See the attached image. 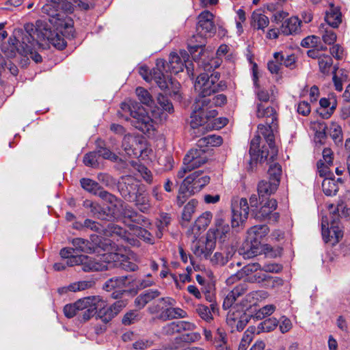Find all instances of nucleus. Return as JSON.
Wrapping results in <instances>:
<instances>
[{"label": "nucleus", "instance_id": "obj_20", "mask_svg": "<svg viewBox=\"0 0 350 350\" xmlns=\"http://www.w3.org/2000/svg\"><path fill=\"white\" fill-rule=\"evenodd\" d=\"M277 127V123L271 124L269 121H266L265 124H259L258 126V133L262 135L266 140L269 148L271 150V155L269 159H273L277 154V149L274 144L273 132Z\"/></svg>", "mask_w": 350, "mask_h": 350}, {"label": "nucleus", "instance_id": "obj_32", "mask_svg": "<svg viewBox=\"0 0 350 350\" xmlns=\"http://www.w3.org/2000/svg\"><path fill=\"white\" fill-rule=\"evenodd\" d=\"M75 303L79 312L87 310L96 304L104 305L105 301L100 296H90L80 299Z\"/></svg>", "mask_w": 350, "mask_h": 350}, {"label": "nucleus", "instance_id": "obj_39", "mask_svg": "<svg viewBox=\"0 0 350 350\" xmlns=\"http://www.w3.org/2000/svg\"><path fill=\"white\" fill-rule=\"evenodd\" d=\"M319 31L325 44L330 45L336 42L337 38L336 34L330 27L321 24Z\"/></svg>", "mask_w": 350, "mask_h": 350}, {"label": "nucleus", "instance_id": "obj_54", "mask_svg": "<svg viewBox=\"0 0 350 350\" xmlns=\"http://www.w3.org/2000/svg\"><path fill=\"white\" fill-rule=\"evenodd\" d=\"M93 285L92 281H79L68 286V289L72 292H77L90 288Z\"/></svg>", "mask_w": 350, "mask_h": 350}, {"label": "nucleus", "instance_id": "obj_45", "mask_svg": "<svg viewBox=\"0 0 350 350\" xmlns=\"http://www.w3.org/2000/svg\"><path fill=\"white\" fill-rule=\"evenodd\" d=\"M322 188L324 193L327 196L336 195L338 190V185L332 178H326L323 180Z\"/></svg>", "mask_w": 350, "mask_h": 350}, {"label": "nucleus", "instance_id": "obj_14", "mask_svg": "<svg viewBox=\"0 0 350 350\" xmlns=\"http://www.w3.org/2000/svg\"><path fill=\"white\" fill-rule=\"evenodd\" d=\"M322 236L325 242H329L332 245H335L339 242L342 237L343 233L338 226V221L334 219L330 224L326 217L322 218Z\"/></svg>", "mask_w": 350, "mask_h": 350}, {"label": "nucleus", "instance_id": "obj_38", "mask_svg": "<svg viewBox=\"0 0 350 350\" xmlns=\"http://www.w3.org/2000/svg\"><path fill=\"white\" fill-rule=\"evenodd\" d=\"M198 204V202L196 199H191L185 206L182 213V226H184L185 223L190 221V220L192 218L193 214L196 211V208Z\"/></svg>", "mask_w": 350, "mask_h": 350}, {"label": "nucleus", "instance_id": "obj_22", "mask_svg": "<svg viewBox=\"0 0 350 350\" xmlns=\"http://www.w3.org/2000/svg\"><path fill=\"white\" fill-rule=\"evenodd\" d=\"M68 263L71 267L81 265V269L86 272L100 271L102 269L101 264L96 262L92 257L85 255H79L76 257H72Z\"/></svg>", "mask_w": 350, "mask_h": 350}, {"label": "nucleus", "instance_id": "obj_25", "mask_svg": "<svg viewBox=\"0 0 350 350\" xmlns=\"http://www.w3.org/2000/svg\"><path fill=\"white\" fill-rule=\"evenodd\" d=\"M124 223L128 226V224H140L144 227L150 225L149 220L138 214L135 210L130 206H125L123 210Z\"/></svg>", "mask_w": 350, "mask_h": 350}, {"label": "nucleus", "instance_id": "obj_9", "mask_svg": "<svg viewBox=\"0 0 350 350\" xmlns=\"http://www.w3.org/2000/svg\"><path fill=\"white\" fill-rule=\"evenodd\" d=\"M161 68H165V60L159 59L157 60L156 68L154 70V81L161 90H166L170 96H174L178 99L180 83L171 77L165 76L161 72Z\"/></svg>", "mask_w": 350, "mask_h": 350}, {"label": "nucleus", "instance_id": "obj_56", "mask_svg": "<svg viewBox=\"0 0 350 350\" xmlns=\"http://www.w3.org/2000/svg\"><path fill=\"white\" fill-rule=\"evenodd\" d=\"M221 60L220 57L217 56L216 58H212L207 61L203 60L200 64V66H202L205 71L210 72L212 69L218 68L221 65Z\"/></svg>", "mask_w": 350, "mask_h": 350}, {"label": "nucleus", "instance_id": "obj_31", "mask_svg": "<svg viewBox=\"0 0 350 350\" xmlns=\"http://www.w3.org/2000/svg\"><path fill=\"white\" fill-rule=\"evenodd\" d=\"M279 185H278V180L275 182L272 180H261L258 185V193L260 198H266L269 196L278 189Z\"/></svg>", "mask_w": 350, "mask_h": 350}, {"label": "nucleus", "instance_id": "obj_63", "mask_svg": "<svg viewBox=\"0 0 350 350\" xmlns=\"http://www.w3.org/2000/svg\"><path fill=\"white\" fill-rule=\"evenodd\" d=\"M168 316V320L176 318H185L187 316V313L184 310L171 306Z\"/></svg>", "mask_w": 350, "mask_h": 350}, {"label": "nucleus", "instance_id": "obj_5", "mask_svg": "<svg viewBox=\"0 0 350 350\" xmlns=\"http://www.w3.org/2000/svg\"><path fill=\"white\" fill-rule=\"evenodd\" d=\"M108 228L109 231L112 235L119 237L131 245H137L138 243V241L134 237V235L143 239L146 243H154L153 237L151 233L135 224H128V228L131 232H127L116 224H110Z\"/></svg>", "mask_w": 350, "mask_h": 350}, {"label": "nucleus", "instance_id": "obj_61", "mask_svg": "<svg viewBox=\"0 0 350 350\" xmlns=\"http://www.w3.org/2000/svg\"><path fill=\"white\" fill-rule=\"evenodd\" d=\"M319 41V37L317 36H309L301 40V46L306 48L315 47L317 46Z\"/></svg>", "mask_w": 350, "mask_h": 350}, {"label": "nucleus", "instance_id": "obj_6", "mask_svg": "<svg viewBox=\"0 0 350 350\" xmlns=\"http://www.w3.org/2000/svg\"><path fill=\"white\" fill-rule=\"evenodd\" d=\"M210 102L208 98L196 99L193 111L191 116L190 125L192 129H200L202 131L204 129H207L208 127L211 129L210 118L215 117L217 112L215 109L208 112L206 107Z\"/></svg>", "mask_w": 350, "mask_h": 350}, {"label": "nucleus", "instance_id": "obj_24", "mask_svg": "<svg viewBox=\"0 0 350 350\" xmlns=\"http://www.w3.org/2000/svg\"><path fill=\"white\" fill-rule=\"evenodd\" d=\"M27 36L23 38L25 40V46H23L22 55L29 57L36 63L41 62L42 59L41 55L33 51L34 46L40 41V39H37L35 33L27 35Z\"/></svg>", "mask_w": 350, "mask_h": 350}, {"label": "nucleus", "instance_id": "obj_29", "mask_svg": "<svg viewBox=\"0 0 350 350\" xmlns=\"http://www.w3.org/2000/svg\"><path fill=\"white\" fill-rule=\"evenodd\" d=\"M161 295V292L157 289H148L138 295L135 299V306L138 309H142L144 306L152 301L153 299L159 297Z\"/></svg>", "mask_w": 350, "mask_h": 350}, {"label": "nucleus", "instance_id": "obj_41", "mask_svg": "<svg viewBox=\"0 0 350 350\" xmlns=\"http://www.w3.org/2000/svg\"><path fill=\"white\" fill-rule=\"evenodd\" d=\"M72 244L75 251L77 252L90 253L93 250L91 243L88 240L82 238L73 239Z\"/></svg>", "mask_w": 350, "mask_h": 350}, {"label": "nucleus", "instance_id": "obj_19", "mask_svg": "<svg viewBox=\"0 0 350 350\" xmlns=\"http://www.w3.org/2000/svg\"><path fill=\"white\" fill-rule=\"evenodd\" d=\"M197 31L202 36H211L215 33L213 14L211 12L206 10L199 15Z\"/></svg>", "mask_w": 350, "mask_h": 350}, {"label": "nucleus", "instance_id": "obj_2", "mask_svg": "<svg viewBox=\"0 0 350 350\" xmlns=\"http://www.w3.org/2000/svg\"><path fill=\"white\" fill-rule=\"evenodd\" d=\"M118 115L145 134H151L155 130L154 120L145 108L135 100H129L122 103Z\"/></svg>", "mask_w": 350, "mask_h": 350}, {"label": "nucleus", "instance_id": "obj_11", "mask_svg": "<svg viewBox=\"0 0 350 350\" xmlns=\"http://www.w3.org/2000/svg\"><path fill=\"white\" fill-rule=\"evenodd\" d=\"M193 238L195 239L191 245L193 254L200 258H207L209 257L215 247V232L209 230L205 239L197 240L196 235Z\"/></svg>", "mask_w": 350, "mask_h": 350}, {"label": "nucleus", "instance_id": "obj_1", "mask_svg": "<svg viewBox=\"0 0 350 350\" xmlns=\"http://www.w3.org/2000/svg\"><path fill=\"white\" fill-rule=\"evenodd\" d=\"M80 8L88 10L90 7L88 0H72ZM73 11L72 3L70 0H46L42 6V12L51 17L50 22L56 29L63 33V30L71 31L72 29V20L66 13Z\"/></svg>", "mask_w": 350, "mask_h": 350}, {"label": "nucleus", "instance_id": "obj_44", "mask_svg": "<svg viewBox=\"0 0 350 350\" xmlns=\"http://www.w3.org/2000/svg\"><path fill=\"white\" fill-rule=\"evenodd\" d=\"M319 70L324 75H328L331 70L333 64V60L331 56L323 54L319 57Z\"/></svg>", "mask_w": 350, "mask_h": 350}, {"label": "nucleus", "instance_id": "obj_42", "mask_svg": "<svg viewBox=\"0 0 350 350\" xmlns=\"http://www.w3.org/2000/svg\"><path fill=\"white\" fill-rule=\"evenodd\" d=\"M196 327L195 323L185 321H180L178 322H172L168 325V328L171 329L172 332H180L182 331H192L194 330Z\"/></svg>", "mask_w": 350, "mask_h": 350}, {"label": "nucleus", "instance_id": "obj_8", "mask_svg": "<svg viewBox=\"0 0 350 350\" xmlns=\"http://www.w3.org/2000/svg\"><path fill=\"white\" fill-rule=\"evenodd\" d=\"M161 68H165V60L159 59L157 60L156 68L154 70V81L161 90H166L170 96H174L178 99L180 83L171 77L165 76L161 72Z\"/></svg>", "mask_w": 350, "mask_h": 350}, {"label": "nucleus", "instance_id": "obj_49", "mask_svg": "<svg viewBox=\"0 0 350 350\" xmlns=\"http://www.w3.org/2000/svg\"><path fill=\"white\" fill-rule=\"evenodd\" d=\"M328 133L336 144L340 143L342 139L341 126L337 123L332 122L327 128Z\"/></svg>", "mask_w": 350, "mask_h": 350}, {"label": "nucleus", "instance_id": "obj_35", "mask_svg": "<svg viewBox=\"0 0 350 350\" xmlns=\"http://www.w3.org/2000/svg\"><path fill=\"white\" fill-rule=\"evenodd\" d=\"M256 116L258 118H266V121L270 122L271 124L277 121L276 111L272 107H264L262 104H258Z\"/></svg>", "mask_w": 350, "mask_h": 350}, {"label": "nucleus", "instance_id": "obj_46", "mask_svg": "<svg viewBox=\"0 0 350 350\" xmlns=\"http://www.w3.org/2000/svg\"><path fill=\"white\" fill-rule=\"evenodd\" d=\"M212 217L213 215L211 212L204 213L196 221L195 224L192 228V231H194L196 229H197L199 231L202 228H206L211 223Z\"/></svg>", "mask_w": 350, "mask_h": 350}, {"label": "nucleus", "instance_id": "obj_62", "mask_svg": "<svg viewBox=\"0 0 350 350\" xmlns=\"http://www.w3.org/2000/svg\"><path fill=\"white\" fill-rule=\"evenodd\" d=\"M211 262L213 265L223 266L228 261L227 256H224L221 252H215L213 256L210 258Z\"/></svg>", "mask_w": 350, "mask_h": 350}, {"label": "nucleus", "instance_id": "obj_59", "mask_svg": "<svg viewBox=\"0 0 350 350\" xmlns=\"http://www.w3.org/2000/svg\"><path fill=\"white\" fill-rule=\"evenodd\" d=\"M202 141L203 143H206V145H209L211 146H219L223 142V139L221 136L215 135H208L200 140V142Z\"/></svg>", "mask_w": 350, "mask_h": 350}, {"label": "nucleus", "instance_id": "obj_43", "mask_svg": "<svg viewBox=\"0 0 350 350\" xmlns=\"http://www.w3.org/2000/svg\"><path fill=\"white\" fill-rule=\"evenodd\" d=\"M281 58H282V53L276 52L273 54V59L267 63V68L271 74H279L282 66Z\"/></svg>", "mask_w": 350, "mask_h": 350}, {"label": "nucleus", "instance_id": "obj_30", "mask_svg": "<svg viewBox=\"0 0 350 350\" xmlns=\"http://www.w3.org/2000/svg\"><path fill=\"white\" fill-rule=\"evenodd\" d=\"M110 258L114 261L116 266H119L126 271H135L138 269V266L130 261L128 257L124 254L112 253L110 254Z\"/></svg>", "mask_w": 350, "mask_h": 350}, {"label": "nucleus", "instance_id": "obj_33", "mask_svg": "<svg viewBox=\"0 0 350 350\" xmlns=\"http://www.w3.org/2000/svg\"><path fill=\"white\" fill-rule=\"evenodd\" d=\"M196 312L204 321L209 323L213 319V314L218 312L215 304H211L210 307L203 304H198L196 306Z\"/></svg>", "mask_w": 350, "mask_h": 350}, {"label": "nucleus", "instance_id": "obj_37", "mask_svg": "<svg viewBox=\"0 0 350 350\" xmlns=\"http://www.w3.org/2000/svg\"><path fill=\"white\" fill-rule=\"evenodd\" d=\"M134 201L136 206L142 213H147L151 207L150 198L144 192L137 193Z\"/></svg>", "mask_w": 350, "mask_h": 350}, {"label": "nucleus", "instance_id": "obj_51", "mask_svg": "<svg viewBox=\"0 0 350 350\" xmlns=\"http://www.w3.org/2000/svg\"><path fill=\"white\" fill-rule=\"evenodd\" d=\"M279 321L275 318H269L261 322L258 329L262 332H269L275 329Z\"/></svg>", "mask_w": 350, "mask_h": 350}, {"label": "nucleus", "instance_id": "obj_3", "mask_svg": "<svg viewBox=\"0 0 350 350\" xmlns=\"http://www.w3.org/2000/svg\"><path fill=\"white\" fill-rule=\"evenodd\" d=\"M269 232L267 225H256L248 229L245 241L241 249V254L245 258H251L260 253L261 241Z\"/></svg>", "mask_w": 350, "mask_h": 350}, {"label": "nucleus", "instance_id": "obj_7", "mask_svg": "<svg viewBox=\"0 0 350 350\" xmlns=\"http://www.w3.org/2000/svg\"><path fill=\"white\" fill-rule=\"evenodd\" d=\"M35 31V26L32 23L25 24L24 29H15L13 37H10L8 42L1 44V51L8 57L14 56L16 51L22 54L23 46H25V40L23 38Z\"/></svg>", "mask_w": 350, "mask_h": 350}, {"label": "nucleus", "instance_id": "obj_57", "mask_svg": "<svg viewBox=\"0 0 350 350\" xmlns=\"http://www.w3.org/2000/svg\"><path fill=\"white\" fill-rule=\"evenodd\" d=\"M157 103L163 111H167L169 113H172L174 111V107L172 103L163 94H159L157 97Z\"/></svg>", "mask_w": 350, "mask_h": 350}, {"label": "nucleus", "instance_id": "obj_4", "mask_svg": "<svg viewBox=\"0 0 350 350\" xmlns=\"http://www.w3.org/2000/svg\"><path fill=\"white\" fill-rule=\"evenodd\" d=\"M220 74L215 72L208 76L207 73L200 74L194 83L195 90L198 93L196 99H205L212 94L224 90L227 85L226 82L220 81Z\"/></svg>", "mask_w": 350, "mask_h": 350}, {"label": "nucleus", "instance_id": "obj_55", "mask_svg": "<svg viewBox=\"0 0 350 350\" xmlns=\"http://www.w3.org/2000/svg\"><path fill=\"white\" fill-rule=\"evenodd\" d=\"M268 174L269 176L270 180L275 182V180H277L278 185L280 184V176L282 174V168L279 164L274 163L271 165L268 170Z\"/></svg>", "mask_w": 350, "mask_h": 350}, {"label": "nucleus", "instance_id": "obj_26", "mask_svg": "<svg viewBox=\"0 0 350 350\" xmlns=\"http://www.w3.org/2000/svg\"><path fill=\"white\" fill-rule=\"evenodd\" d=\"M325 21L329 26L337 28L342 23V14L340 8L330 3L329 7L325 12Z\"/></svg>", "mask_w": 350, "mask_h": 350}, {"label": "nucleus", "instance_id": "obj_34", "mask_svg": "<svg viewBox=\"0 0 350 350\" xmlns=\"http://www.w3.org/2000/svg\"><path fill=\"white\" fill-rule=\"evenodd\" d=\"M260 137L259 135H255L251 140L250 154L251 157L254 159H257L258 157H260L261 159L265 158V159H268L269 153H266L264 150H261L260 148Z\"/></svg>", "mask_w": 350, "mask_h": 350}, {"label": "nucleus", "instance_id": "obj_64", "mask_svg": "<svg viewBox=\"0 0 350 350\" xmlns=\"http://www.w3.org/2000/svg\"><path fill=\"white\" fill-rule=\"evenodd\" d=\"M275 310L274 305L269 304L260 308L256 314L257 319H263L267 316L271 315Z\"/></svg>", "mask_w": 350, "mask_h": 350}, {"label": "nucleus", "instance_id": "obj_13", "mask_svg": "<svg viewBox=\"0 0 350 350\" xmlns=\"http://www.w3.org/2000/svg\"><path fill=\"white\" fill-rule=\"evenodd\" d=\"M232 226L239 227L245 223L249 215V205L246 198L234 199L231 204Z\"/></svg>", "mask_w": 350, "mask_h": 350}, {"label": "nucleus", "instance_id": "obj_52", "mask_svg": "<svg viewBox=\"0 0 350 350\" xmlns=\"http://www.w3.org/2000/svg\"><path fill=\"white\" fill-rule=\"evenodd\" d=\"M98 309V317L105 323L109 322L116 316L110 307H105V303L103 306L99 307Z\"/></svg>", "mask_w": 350, "mask_h": 350}, {"label": "nucleus", "instance_id": "obj_36", "mask_svg": "<svg viewBox=\"0 0 350 350\" xmlns=\"http://www.w3.org/2000/svg\"><path fill=\"white\" fill-rule=\"evenodd\" d=\"M269 20L267 16L260 12H254L252 14V26L254 29L263 30L268 26Z\"/></svg>", "mask_w": 350, "mask_h": 350}, {"label": "nucleus", "instance_id": "obj_47", "mask_svg": "<svg viewBox=\"0 0 350 350\" xmlns=\"http://www.w3.org/2000/svg\"><path fill=\"white\" fill-rule=\"evenodd\" d=\"M136 95L140 102L147 106L153 103V99L150 92L142 87H138L135 90Z\"/></svg>", "mask_w": 350, "mask_h": 350}, {"label": "nucleus", "instance_id": "obj_12", "mask_svg": "<svg viewBox=\"0 0 350 350\" xmlns=\"http://www.w3.org/2000/svg\"><path fill=\"white\" fill-rule=\"evenodd\" d=\"M210 181V177L204 175L201 170L195 171L187 176L182 183V188L186 189L189 195L199 192Z\"/></svg>", "mask_w": 350, "mask_h": 350}, {"label": "nucleus", "instance_id": "obj_17", "mask_svg": "<svg viewBox=\"0 0 350 350\" xmlns=\"http://www.w3.org/2000/svg\"><path fill=\"white\" fill-rule=\"evenodd\" d=\"M277 206L278 203L275 199H269L254 213V218L259 221L269 220L274 222L277 221L279 218V213L274 212Z\"/></svg>", "mask_w": 350, "mask_h": 350}, {"label": "nucleus", "instance_id": "obj_58", "mask_svg": "<svg viewBox=\"0 0 350 350\" xmlns=\"http://www.w3.org/2000/svg\"><path fill=\"white\" fill-rule=\"evenodd\" d=\"M98 154L96 152L87 153L83 157V163L86 166L96 167L98 166Z\"/></svg>", "mask_w": 350, "mask_h": 350}, {"label": "nucleus", "instance_id": "obj_50", "mask_svg": "<svg viewBox=\"0 0 350 350\" xmlns=\"http://www.w3.org/2000/svg\"><path fill=\"white\" fill-rule=\"evenodd\" d=\"M319 104L321 107L320 110L322 111L319 112L320 115L324 119L329 118L336 108V103L333 104L332 107H330L329 109H326L330 105V102L328 99L322 98L319 101Z\"/></svg>", "mask_w": 350, "mask_h": 350}, {"label": "nucleus", "instance_id": "obj_28", "mask_svg": "<svg viewBox=\"0 0 350 350\" xmlns=\"http://www.w3.org/2000/svg\"><path fill=\"white\" fill-rule=\"evenodd\" d=\"M247 291L246 284H240L234 288L224 298L223 308L225 310L230 308L237 299Z\"/></svg>", "mask_w": 350, "mask_h": 350}, {"label": "nucleus", "instance_id": "obj_18", "mask_svg": "<svg viewBox=\"0 0 350 350\" xmlns=\"http://www.w3.org/2000/svg\"><path fill=\"white\" fill-rule=\"evenodd\" d=\"M176 301L169 297L159 299L155 303L148 308L151 314H158V318L163 321L168 320V316L171 306H175Z\"/></svg>", "mask_w": 350, "mask_h": 350}, {"label": "nucleus", "instance_id": "obj_10", "mask_svg": "<svg viewBox=\"0 0 350 350\" xmlns=\"http://www.w3.org/2000/svg\"><path fill=\"white\" fill-rule=\"evenodd\" d=\"M34 26L37 39H40V41L47 40L49 44L59 50L64 49L66 41L62 36L53 31L45 22L37 21Z\"/></svg>", "mask_w": 350, "mask_h": 350}, {"label": "nucleus", "instance_id": "obj_53", "mask_svg": "<svg viewBox=\"0 0 350 350\" xmlns=\"http://www.w3.org/2000/svg\"><path fill=\"white\" fill-rule=\"evenodd\" d=\"M171 221V217L167 213H162L160 215L159 219L157 222V228L159 232L157 233L158 238H161L163 231L167 227Z\"/></svg>", "mask_w": 350, "mask_h": 350}, {"label": "nucleus", "instance_id": "obj_23", "mask_svg": "<svg viewBox=\"0 0 350 350\" xmlns=\"http://www.w3.org/2000/svg\"><path fill=\"white\" fill-rule=\"evenodd\" d=\"M249 321L248 316L241 312H234L231 310L228 313L226 323L230 327L231 332L242 331Z\"/></svg>", "mask_w": 350, "mask_h": 350}, {"label": "nucleus", "instance_id": "obj_27", "mask_svg": "<svg viewBox=\"0 0 350 350\" xmlns=\"http://www.w3.org/2000/svg\"><path fill=\"white\" fill-rule=\"evenodd\" d=\"M301 21L297 16H292L285 20L281 27L280 31L286 36L297 34L301 32Z\"/></svg>", "mask_w": 350, "mask_h": 350}, {"label": "nucleus", "instance_id": "obj_16", "mask_svg": "<svg viewBox=\"0 0 350 350\" xmlns=\"http://www.w3.org/2000/svg\"><path fill=\"white\" fill-rule=\"evenodd\" d=\"M134 282L130 276H120L112 278L108 280L104 286V288L107 291H114L111 297L118 299L126 291L125 288L129 286L131 282Z\"/></svg>", "mask_w": 350, "mask_h": 350}, {"label": "nucleus", "instance_id": "obj_40", "mask_svg": "<svg viewBox=\"0 0 350 350\" xmlns=\"http://www.w3.org/2000/svg\"><path fill=\"white\" fill-rule=\"evenodd\" d=\"M211 342H212V345L215 347V349L217 350H224V349L228 348L226 346V344H227L226 334L221 329H217Z\"/></svg>", "mask_w": 350, "mask_h": 350}, {"label": "nucleus", "instance_id": "obj_15", "mask_svg": "<svg viewBox=\"0 0 350 350\" xmlns=\"http://www.w3.org/2000/svg\"><path fill=\"white\" fill-rule=\"evenodd\" d=\"M189 59V55L185 50L180 51L179 53L172 52L169 55L168 63L167 65L165 64V68H161V72L178 74L183 70L185 63Z\"/></svg>", "mask_w": 350, "mask_h": 350}, {"label": "nucleus", "instance_id": "obj_60", "mask_svg": "<svg viewBox=\"0 0 350 350\" xmlns=\"http://www.w3.org/2000/svg\"><path fill=\"white\" fill-rule=\"evenodd\" d=\"M83 226H85V228L90 229L91 230L98 233L103 232L105 230L103 225L90 219H87L84 221Z\"/></svg>", "mask_w": 350, "mask_h": 350}, {"label": "nucleus", "instance_id": "obj_48", "mask_svg": "<svg viewBox=\"0 0 350 350\" xmlns=\"http://www.w3.org/2000/svg\"><path fill=\"white\" fill-rule=\"evenodd\" d=\"M80 183L81 187L85 190L94 195L97 194L98 190L100 189L99 184L90 178H81Z\"/></svg>", "mask_w": 350, "mask_h": 350}, {"label": "nucleus", "instance_id": "obj_21", "mask_svg": "<svg viewBox=\"0 0 350 350\" xmlns=\"http://www.w3.org/2000/svg\"><path fill=\"white\" fill-rule=\"evenodd\" d=\"M207 161L206 152L201 148L191 149L184 158L185 165L194 170L204 164Z\"/></svg>", "mask_w": 350, "mask_h": 350}]
</instances>
